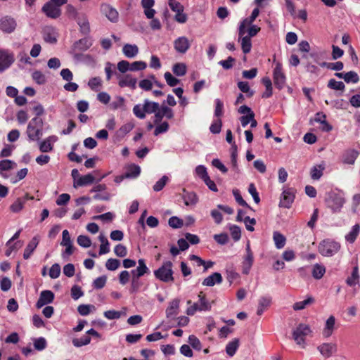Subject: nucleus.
Listing matches in <instances>:
<instances>
[{
	"instance_id": "55",
	"label": "nucleus",
	"mask_w": 360,
	"mask_h": 360,
	"mask_svg": "<svg viewBox=\"0 0 360 360\" xmlns=\"http://www.w3.org/2000/svg\"><path fill=\"white\" fill-rule=\"evenodd\" d=\"M120 265V260H118L117 259L110 258V259H108L107 260V262H105V267L109 271L116 270L117 269H118Z\"/></svg>"
},
{
	"instance_id": "59",
	"label": "nucleus",
	"mask_w": 360,
	"mask_h": 360,
	"mask_svg": "<svg viewBox=\"0 0 360 360\" xmlns=\"http://www.w3.org/2000/svg\"><path fill=\"white\" fill-rule=\"evenodd\" d=\"M188 343L192 346L194 349L200 351L202 349L201 342L199 339L194 335H191L188 337Z\"/></svg>"
},
{
	"instance_id": "23",
	"label": "nucleus",
	"mask_w": 360,
	"mask_h": 360,
	"mask_svg": "<svg viewBox=\"0 0 360 360\" xmlns=\"http://www.w3.org/2000/svg\"><path fill=\"white\" fill-rule=\"evenodd\" d=\"M95 181L94 176L91 174H88L80 176L77 181L74 182V187L85 186L93 184Z\"/></svg>"
},
{
	"instance_id": "48",
	"label": "nucleus",
	"mask_w": 360,
	"mask_h": 360,
	"mask_svg": "<svg viewBox=\"0 0 360 360\" xmlns=\"http://www.w3.org/2000/svg\"><path fill=\"white\" fill-rule=\"evenodd\" d=\"M238 87L243 93L248 94V97H252L254 95V91L250 90L248 82H238Z\"/></svg>"
},
{
	"instance_id": "53",
	"label": "nucleus",
	"mask_w": 360,
	"mask_h": 360,
	"mask_svg": "<svg viewBox=\"0 0 360 360\" xmlns=\"http://www.w3.org/2000/svg\"><path fill=\"white\" fill-rule=\"evenodd\" d=\"M65 247V249L62 252L61 256L64 259H68L69 257L72 255L75 251V248L73 245L72 243L66 244V245H63Z\"/></svg>"
},
{
	"instance_id": "11",
	"label": "nucleus",
	"mask_w": 360,
	"mask_h": 360,
	"mask_svg": "<svg viewBox=\"0 0 360 360\" xmlns=\"http://www.w3.org/2000/svg\"><path fill=\"white\" fill-rule=\"evenodd\" d=\"M15 20L9 16H5L0 19V30L6 33L13 32L16 27Z\"/></svg>"
},
{
	"instance_id": "51",
	"label": "nucleus",
	"mask_w": 360,
	"mask_h": 360,
	"mask_svg": "<svg viewBox=\"0 0 360 360\" xmlns=\"http://www.w3.org/2000/svg\"><path fill=\"white\" fill-rule=\"evenodd\" d=\"M47 346L46 340L44 338L40 337L38 338L34 339V349L38 351H41L44 349Z\"/></svg>"
},
{
	"instance_id": "28",
	"label": "nucleus",
	"mask_w": 360,
	"mask_h": 360,
	"mask_svg": "<svg viewBox=\"0 0 360 360\" xmlns=\"http://www.w3.org/2000/svg\"><path fill=\"white\" fill-rule=\"evenodd\" d=\"M335 323V318L334 316H330L326 321V325L323 329V334L325 337L328 338L333 333Z\"/></svg>"
},
{
	"instance_id": "19",
	"label": "nucleus",
	"mask_w": 360,
	"mask_h": 360,
	"mask_svg": "<svg viewBox=\"0 0 360 360\" xmlns=\"http://www.w3.org/2000/svg\"><path fill=\"white\" fill-rule=\"evenodd\" d=\"M174 46L177 52L184 53L189 49L190 44L186 37H180L174 41Z\"/></svg>"
},
{
	"instance_id": "6",
	"label": "nucleus",
	"mask_w": 360,
	"mask_h": 360,
	"mask_svg": "<svg viewBox=\"0 0 360 360\" xmlns=\"http://www.w3.org/2000/svg\"><path fill=\"white\" fill-rule=\"evenodd\" d=\"M246 255L243 258L242 264V272L243 274H248L254 262L253 253L250 249V243L248 242L245 248Z\"/></svg>"
},
{
	"instance_id": "26",
	"label": "nucleus",
	"mask_w": 360,
	"mask_h": 360,
	"mask_svg": "<svg viewBox=\"0 0 360 360\" xmlns=\"http://www.w3.org/2000/svg\"><path fill=\"white\" fill-rule=\"evenodd\" d=\"M139 266L136 269L131 271L132 275H135L137 277H141L145 274L150 272L149 269L147 267L143 259H139L138 261Z\"/></svg>"
},
{
	"instance_id": "40",
	"label": "nucleus",
	"mask_w": 360,
	"mask_h": 360,
	"mask_svg": "<svg viewBox=\"0 0 360 360\" xmlns=\"http://www.w3.org/2000/svg\"><path fill=\"white\" fill-rule=\"evenodd\" d=\"M90 342L91 338L86 333L80 338H74L72 340V344L76 347L87 345L90 343Z\"/></svg>"
},
{
	"instance_id": "42",
	"label": "nucleus",
	"mask_w": 360,
	"mask_h": 360,
	"mask_svg": "<svg viewBox=\"0 0 360 360\" xmlns=\"http://www.w3.org/2000/svg\"><path fill=\"white\" fill-rule=\"evenodd\" d=\"M240 44L243 52L245 54L249 53L252 49V42L250 37H244L240 39Z\"/></svg>"
},
{
	"instance_id": "22",
	"label": "nucleus",
	"mask_w": 360,
	"mask_h": 360,
	"mask_svg": "<svg viewBox=\"0 0 360 360\" xmlns=\"http://www.w3.org/2000/svg\"><path fill=\"white\" fill-rule=\"evenodd\" d=\"M179 300L174 299L169 302V307L166 309V316L167 318H173L179 314Z\"/></svg>"
},
{
	"instance_id": "15",
	"label": "nucleus",
	"mask_w": 360,
	"mask_h": 360,
	"mask_svg": "<svg viewBox=\"0 0 360 360\" xmlns=\"http://www.w3.org/2000/svg\"><path fill=\"white\" fill-rule=\"evenodd\" d=\"M58 33L51 26H46L43 29V38L46 42L55 44L57 42Z\"/></svg>"
},
{
	"instance_id": "21",
	"label": "nucleus",
	"mask_w": 360,
	"mask_h": 360,
	"mask_svg": "<svg viewBox=\"0 0 360 360\" xmlns=\"http://www.w3.org/2000/svg\"><path fill=\"white\" fill-rule=\"evenodd\" d=\"M222 276L221 274L218 272H214L210 276L205 278L202 284L205 286H213L215 284H220L222 282Z\"/></svg>"
},
{
	"instance_id": "30",
	"label": "nucleus",
	"mask_w": 360,
	"mask_h": 360,
	"mask_svg": "<svg viewBox=\"0 0 360 360\" xmlns=\"http://www.w3.org/2000/svg\"><path fill=\"white\" fill-rule=\"evenodd\" d=\"M77 24L80 27V31L84 34H88L90 32V25L87 18L85 15L77 18Z\"/></svg>"
},
{
	"instance_id": "24",
	"label": "nucleus",
	"mask_w": 360,
	"mask_h": 360,
	"mask_svg": "<svg viewBox=\"0 0 360 360\" xmlns=\"http://www.w3.org/2000/svg\"><path fill=\"white\" fill-rule=\"evenodd\" d=\"M38 244V238L36 236L32 238V239L29 242V243L27 244L24 250L23 258L25 259H28L31 257L32 252L34 251Z\"/></svg>"
},
{
	"instance_id": "2",
	"label": "nucleus",
	"mask_w": 360,
	"mask_h": 360,
	"mask_svg": "<svg viewBox=\"0 0 360 360\" xmlns=\"http://www.w3.org/2000/svg\"><path fill=\"white\" fill-rule=\"evenodd\" d=\"M159 109V103L150 101L148 99L144 100L143 106L140 104L135 105L133 108L134 114L139 119H144L146 114L156 113Z\"/></svg>"
},
{
	"instance_id": "52",
	"label": "nucleus",
	"mask_w": 360,
	"mask_h": 360,
	"mask_svg": "<svg viewBox=\"0 0 360 360\" xmlns=\"http://www.w3.org/2000/svg\"><path fill=\"white\" fill-rule=\"evenodd\" d=\"M77 242L79 245L83 248H89L91 245V240L89 237L84 235H80L77 237Z\"/></svg>"
},
{
	"instance_id": "49",
	"label": "nucleus",
	"mask_w": 360,
	"mask_h": 360,
	"mask_svg": "<svg viewBox=\"0 0 360 360\" xmlns=\"http://www.w3.org/2000/svg\"><path fill=\"white\" fill-rule=\"evenodd\" d=\"M214 103V116L220 118L224 115V103L219 98H216Z\"/></svg>"
},
{
	"instance_id": "37",
	"label": "nucleus",
	"mask_w": 360,
	"mask_h": 360,
	"mask_svg": "<svg viewBox=\"0 0 360 360\" xmlns=\"http://www.w3.org/2000/svg\"><path fill=\"white\" fill-rule=\"evenodd\" d=\"M141 173V168L139 165L132 164L127 168L126 177L127 178H136Z\"/></svg>"
},
{
	"instance_id": "16",
	"label": "nucleus",
	"mask_w": 360,
	"mask_h": 360,
	"mask_svg": "<svg viewBox=\"0 0 360 360\" xmlns=\"http://www.w3.org/2000/svg\"><path fill=\"white\" fill-rule=\"evenodd\" d=\"M318 350L324 357L329 358L337 352V345L333 343H323L318 347Z\"/></svg>"
},
{
	"instance_id": "8",
	"label": "nucleus",
	"mask_w": 360,
	"mask_h": 360,
	"mask_svg": "<svg viewBox=\"0 0 360 360\" xmlns=\"http://www.w3.org/2000/svg\"><path fill=\"white\" fill-rule=\"evenodd\" d=\"M60 6H58L51 1L43 6L42 11L47 17L56 19L61 15Z\"/></svg>"
},
{
	"instance_id": "14",
	"label": "nucleus",
	"mask_w": 360,
	"mask_h": 360,
	"mask_svg": "<svg viewBox=\"0 0 360 360\" xmlns=\"http://www.w3.org/2000/svg\"><path fill=\"white\" fill-rule=\"evenodd\" d=\"M101 12L108 18L109 20L112 22H116L118 20V12L116 9L112 8L110 5L103 4L101 6Z\"/></svg>"
},
{
	"instance_id": "54",
	"label": "nucleus",
	"mask_w": 360,
	"mask_h": 360,
	"mask_svg": "<svg viewBox=\"0 0 360 360\" xmlns=\"http://www.w3.org/2000/svg\"><path fill=\"white\" fill-rule=\"evenodd\" d=\"M164 77L169 86L174 87L180 82V80L172 76L169 72H166L164 75Z\"/></svg>"
},
{
	"instance_id": "29",
	"label": "nucleus",
	"mask_w": 360,
	"mask_h": 360,
	"mask_svg": "<svg viewBox=\"0 0 360 360\" xmlns=\"http://www.w3.org/2000/svg\"><path fill=\"white\" fill-rule=\"evenodd\" d=\"M43 120L40 117H35L34 118H32L28 125H27V136L29 137V135H31V134H33L34 132H35V130H36V128H37V126L38 124L39 125H43Z\"/></svg>"
},
{
	"instance_id": "9",
	"label": "nucleus",
	"mask_w": 360,
	"mask_h": 360,
	"mask_svg": "<svg viewBox=\"0 0 360 360\" xmlns=\"http://www.w3.org/2000/svg\"><path fill=\"white\" fill-rule=\"evenodd\" d=\"M54 297V293L51 290H45L41 291L36 303V307L40 309L46 304L52 303Z\"/></svg>"
},
{
	"instance_id": "60",
	"label": "nucleus",
	"mask_w": 360,
	"mask_h": 360,
	"mask_svg": "<svg viewBox=\"0 0 360 360\" xmlns=\"http://www.w3.org/2000/svg\"><path fill=\"white\" fill-rule=\"evenodd\" d=\"M222 127V122L220 118L214 121L210 127V130L212 134H219Z\"/></svg>"
},
{
	"instance_id": "36",
	"label": "nucleus",
	"mask_w": 360,
	"mask_h": 360,
	"mask_svg": "<svg viewBox=\"0 0 360 360\" xmlns=\"http://www.w3.org/2000/svg\"><path fill=\"white\" fill-rule=\"evenodd\" d=\"M326 273V268L323 265L315 264L313 266L311 274L315 279H321Z\"/></svg>"
},
{
	"instance_id": "33",
	"label": "nucleus",
	"mask_w": 360,
	"mask_h": 360,
	"mask_svg": "<svg viewBox=\"0 0 360 360\" xmlns=\"http://www.w3.org/2000/svg\"><path fill=\"white\" fill-rule=\"evenodd\" d=\"M360 231V226L355 224L352 226V230L345 236L347 242L353 243L356 239Z\"/></svg>"
},
{
	"instance_id": "47",
	"label": "nucleus",
	"mask_w": 360,
	"mask_h": 360,
	"mask_svg": "<svg viewBox=\"0 0 360 360\" xmlns=\"http://www.w3.org/2000/svg\"><path fill=\"white\" fill-rule=\"evenodd\" d=\"M16 166V163L11 160H3L0 161V172L8 171Z\"/></svg>"
},
{
	"instance_id": "35",
	"label": "nucleus",
	"mask_w": 360,
	"mask_h": 360,
	"mask_svg": "<svg viewBox=\"0 0 360 360\" xmlns=\"http://www.w3.org/2000/svg\"><path fill=\"white\" fill-rule=\"evenodd\" d=\"M198 304H200L199 311H210L211 309V304L206 299L205 295L200 292L198 295Z\"/></svg>"
},
{
	"instance_id": "58",
	"label": "nucleus",
	"mask_w": 360,
	"mask_h": 360,
	"mask_svg": "<svg viewBox=\"0 0 360 360\" xmlns=\"http://www.w3.org/2000/svg\"><path fill=\"white\" fill-rule=\"evenodd\" d=\"M32 79L38 84H44L46 82L45 75L40 71L36 70L32 73Z\"/></svg>"
},
{
	"instance_id": "43",
	"label": "nucleus",
	"mask_w": 360,
	"mask_h": 360,
	"mask_svg": "<svg viewBox=\"0 0 360 360\" xmlns=\"http://www.w3.org/2000/svg\"><path fill=\"white\" fill-rule=\"evenodd\" d=\"M327 86L333 90H339L343 91L345 88V84L341 81H336L335 79H330Z\"/></svg>"
},
{
	"instance_id": "64",
	"label": "nucleus",
	"mask_w": 360,
	"mask_h": 360,
	"mask_svg": "<svg viewBox=\"0 0 360 360\" xmlns=\"http://www.w3.org/2000/svg\"><path fill=\"white\" fill-rule=\"evenodd\" d=\"M115 254L120 257H124L127 255V248L122 244L117 245L114 248Z\"/></svg>"
},
{
	"instance_id": "5",
	"label": "nucleus",
	"mask_w": 360,
	"mask_h": 360,
	"mask_svg": "<svg viewBox=\"0 0 360 360\" xmlns=\"http://www.w3.org/2000/svg\"><path fill=\"white\" fill-rule=\"evenodd\" d=\"M273 79L274 85L277 89L281 90L284 87L286 78L284 72H283L282 64L280 62L276 63V65L273 71Z\"/></svg>"
},
{
	"instance_id": "25",
	"label": "nucleus",
	"mask_w": 360,
	"mask_h": 360,
	"mask_svg": "<svg viewBox=\"0 0 360 360\" xmlns=\"http://www.w3.org/2000/svg\"><path fill=\"white\" fill-rule=\"evenodd\" d=\"M271 298L269 296H264L259 298L258 302V307L257 314L261 316L264 311L270 306Z\"/></svg>"
},
{
	"instance_id": "32",
	"label": "nucleus",
	"mask_w": 360,
	"mask_h": 360,
	"mask_svg": "<svg viewBox=\"0 0 360 360\" xmlns=\"http://www.w3.org/2000/svg\"><path fill=\"white\" fill-rule=\"evenodd\" d=\"M239 347V339L235 338L232 341L229 342L226 346V352L230 356H233Z\"/></svg>"
},
{
	"instance_id": "45",
	"label": "nucleus",
	"mask_w": 360,
	"mask_h": 360,
	"mask_svg": "<svg viewBox=\"0 0 360 360\" xmlns=\"http://www.w3.org/2000/svg\"><path fill=\"white\" fill-rule=\"evenodd\" d=\"M324 167L321 165L314 166L311 169V178L314 180H319L323 175Z\"/></svg>"
},
{
	"instance_id": "12",
	"label": "nucleus",
	"mask_w": 360,
	"mask_h": 360,
	"mask_svg": "<svg viewBox=\"0 0 360 360\" xmlns=\"http://www.w3.org/2000/svg\"><path fill=\"white\" fill-rule=\"evenodd\" d=\"M14 62V56L4 51H0V72L8 69Z\"/></svg>"
},
{
	"instance_id": "57",
	"label": "nucleus",
	"mask_w": 360,
	"mask_h": 360,
	"mask_svg": "<svg viewBox=\"0 0 360 360\" xmlns=\"http://www.w3.org/2000/svg\"><path fill=\"white\" fill-rule=\"evenodd\" d=\"M107 277L106 276H101L96 278L93 282V287L94 289H101L103 288L106 283Z\"/></svg>"
},
{
	"instance_id": "38",
	"label": "nucleus",
	"mask_w": 360,
	"mask_h": 360,
	"mask_svg": "<svg viewBox=\"0 0 360 360\" xmlns=\"http://www.w3.org/2000/svg\"><path fill=\"white\" fill-rule=\"evenodd\" d=\"M275 245L278 249L283 248L285 245V236L278 231H275L273 235Z\"/></svg>"
},
{
	"instance_id": "3",
	"label": "nucleus",
	"mask_w": 360,
	"mask_h": 360,
	"mask_svg": "<svg viewBox=\"0 0 360 360\" xmlns=\"http://www.w3.org/2000/svg\"><path fill=\"white\" fill-rule=\"evenodd\" d=\"M340 249V244L332 239L327 238L320 242L318 246L319 252L324 257H332Z\"/></svg>"
},
{
	"instance_id": "4",
	"label": "nucleus",
	"mask_w": 360,
	"mask_h": 360,
	"mask_svg": "<svg viewBox=\"0 0 360 360\" xmlns=\"http://www.w3.org/2000/svg\"><path fill=\"white\" fill-rule=\"evenodd\" d=\"M311 333L309 325L300 323L292 332V338L296 343L302 347H305L306 337Z\"/></svg>"
},
{
	"instance_id": "1",
	"label": "nucleus",
	"mask_w": 360,
	"mask_h": 360,
	"mask_svg": "<svg viewBox=\"0 0 360 360\" xmlns=\"http://www.w3.org/2000/svg\"><path fill=\"white\" fill-rule=\"evenodd\" d=\"M173 264L170 261L163 262L162 266L154 271L155 277L160 281L168 283L174 281L173 276Z\"/></svg>"
},
{
	"instance_id": "41",
	"label": "nucleus",
	"mask_w": 360,
	"mask_h": 360,
	"mask_svg": "<svg viewBox=\"0 0 360 360\" xmlns=\"http://www.w3.org/2000/svg\"><path fill=\"white\" fill-rule=\"evenodd\" d=\"M359 278V276L358 267L355 266L352 269L351 276L347 278L346 283L348 285L353 286L358 283Z\"/></svg>"
},
{
	"instance_id": "63",
	"label": "nucleus",
	"mask_w": 360,
	"mask_h": 360,
	"mask_svg": "<svg viewBox=\"0 0 360 360\" xmlns=\"http://www.w3.org/2000/svg\"><path fill=\"white\" fill-rule=\"evenodd\" d=\"M168 4L174 12L179 13L184 11V6L176 0H169Z\"/></svg>"
},
{
	"instance_id": "61",
	"label": "nucleus",
	"mask_w": 360,
	"mask_h": 360,
	"mask_svg": "<svg viewBox=\"0 0 360 360\" xmlns=\"http://www.w3.org/2000/svg\"><path fill=\"white\" fill-rule=\"evenodd\" d=\"M168 224L174 229H179L183 226L184 222L182 219L177 217H172L169 219Z\"/></svg>"
},
{
	"instance_id": "62",
	"label": "nucleus",
	"mask_w": 360,
	"mask_h": 360,
	"mask_svg": "<svg viewBox=\"0 0 360 360\" xmlns=\"http://www.w3.org/2000/svg\"><path fill=\"white\" fill-rule=\"evenodd\" d=\"M60 274V266L58 264L56 263L51 266L49 270V276L51 278H57Z\"/></svg>"
},
{
	"instance_id": "50",
	"label": "nucleus",
	"mask_w": 360,
	"mask_h": 360,
	"mask_svg": "<svg viewBox=\"0 0 360 360\" xmlns=\"http://www.w3.org/2000/svg\"><path fill=\"white\" fill-rule=\"evenodd\" d=\"M169 178L167 176L164 175L162 176L161 179H160L153 186V190L155 192L160 191L163 189L166 184L168 182Z\"/></svg>"
},
{
	"instance_id": "31",
	"label": "nucleus",
	"mask_w": 360,
	"mask_h": 360,
	"mask_svg": "<svg viewBox=\"0 0 360 360\" xmlns=\"http://www.w3.org/2000/svg\"><path fill=\"white\" fill-rule=\"evenodd\" d=\"M358 156V152L355 150H349L343 155V162L353 165Z\"/></svg>"
},
{
	"instance_id": "46",
	"label": "nucleus",
	"mask_w": 360,
	"mask_h": 360,
	"mask_svg": "<svg viewBox=\"0 0 360 360\" xmlns=\"http://www.w3.org/2000/svg\"><path fill=\"white\" fill-rule=\"evenodd\" d=\"M345 77H344V80L347 83H354L356 84L359 81V77L358 74L354 71H349L345 73Z\"/></svg>"
},
{
	"instance_id": "7",
	"label": "nucleus",
	"mask_w": 360,
	"mask_h": 360,
	"mask_svg": "<svg viewBox=\"0 0 360 360\" xmlns=\"http://www.w3.org/2000/svg\"><path fill=\"white\" fill-rule=\"evenodd\" d=\"M34 197L26 193L22 197L18 198L9 207V210L13 213H19L21 212L27 200H33Z\"/></svg>"
},
{
	"instance_id": "34",
	"label": "nucleus",
	"mask_w": 360,
	"mask_h": 360,
	"mask_svg": "<svg viewBox=\"0 0 360 360\" xmlns=\"http://www.w3.org/2000/svg\"><path fill=\"white\" fill-rule=\"evenodd\" d=\"M91 46V41L86 38H83L74 44V49L75 50L84 51L87 50Z\"/></svg>"
},
{
	"instance_id": "39",
	"label": "nucleus",
	"mask_w": 360,
	"mask_h": 360,
	"mask_svg": "<svg viewBox=\"0 0 360 360\" xmlns=\"http://www.w3.org/2000/svg\"><path fill=\"white\" fill-rule=\"evenodd\" d=\"M314 302V299L312 297H309L306 300L300 302H295L292 308L295 311H299L304 309L307 305H309Z\"/></svg>"
},
{
	"instance_id": "20",
	"label": "nucleus",
	"mask_w": 360,
	"mask_h": 360,
	"mask_svg": "<svg viewBox=\"0 0 360 360\" xmlns=\"http://www.w3.org/2000/svg\"><path fill=\"white\" fill-rule=\"evenodd\" d=\"M58 138L56 136L52 135L44 139L43 141H41L39 144V150L42 153H48L51 152L53 148V143L56 141H57Z\"/></svg>"
},
{
	"instance_id": "56",
	"label": "nucleus",
	"mask_w": 360,
	"mask_h": 360,
	"mask_svg": "<svg viewBox=\"0 0 360 360\" xmlns=\"http://www.w3.org/2000/svg\"><path fill=\"white\" fill-rule=\"evenodd\" d=\"M229 230H230L232 238L235 241L239 240L241 237L240 228L237 225H231L229 228Z\"/></svg>"
},
{
	"instance_id": "27",
	"label": "nucleus",
	"mask_w": 360,
	"mask_h": 360,
	"mask_svg": "<svg viewBox=\"0 0 360 360\" xmlns=\"http://www.w3.org/2000/svg\"><path fill=\"white\" fill-rule=\"evenodd\" d=\"M122 52L127 58H132L139 53V48L136 44H126L122 48Z\"/></svg>"
},
{
	"instance_id": "13",
	"label": "nucleus",
	"mask_w": 360,
	"mask_h": 360,
	"mask_svg": "<svg viewBox=\"0 0 360 360\" xmlns=\"http://www.w3.org/2000/svg\"><path fill=\"white\" fill-rule=\"evenodd\" d=\"M164 117H167V119H172L174 117V112L172 109L168 106L162 105L160 108L159 107V109L155 114V123L158 124L160 122Z\"/></svg>"
},
{
	"instance_id": "44",
	"label": "nucleus",
	"mask_w": 360,
	"mask_h": 360,
	"mask_svg": "<svg viewBox=\"0 0 360 360\" xmlns=\"http://www.w3.org/2000/svg\"><path fill=\"white\" fill-rule=\"evenodd\" d=\"M172 71L178 77L184 76L186 73V66L184 63H176L173 65Z\"/></svg>"
},
{
	"instance_id": "10",
	"label": "nucleus",
	"mask_w": 360,
	"mask_h": 360,
	"mask_svg": "<svg viewBox=\"0 0 360 360\" xmlns=\"http://www.w3.org/2000/svg\"><path fill=\"white\" fill-rule=\"evenodd\" d=\"M295 199L293 188L285 190L281 197L279 206L285 208H290Z\"/></svg>"
},
{
	"instance_id": "17",
	"label": "nucleus",
	"mask_w": 360,
	"mask_h": 360,
	"mask_svg": "<svg viewBox=\"0 0 360 360\" xmlns=\"http://www.w3.org/2000/svg\"><path fill=\"white\" fill-rule=\"evenodd\" d=\"M182 199L186 206H195L198 202L197 194L193 191H188L186 188L183 189Z\"/></svg>"
},
{
	"instance_id": "18",
	"label": "nucleus",
	"mask_w": 360,
	"mask_h": 360,
	"mask_svg": "<svg viewBox=\"0 0 360 360\" xmlns=\"http://www.w3.org/2000/svg\"><path fill=\"white\" fill-rule=\"evenodd\" d=\"M136 83L137 79L131 75H125L124 76L119 77L118 84L122 88L128 86L134 90L136 88Z\"/></svg>"
}]
</instances>
